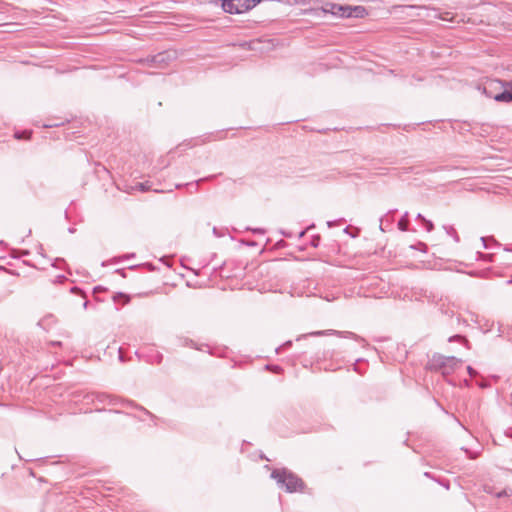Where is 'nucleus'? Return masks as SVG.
Segmentation results:
<instances>
[{"instance_id":"obj_7","label":"nucleus","mask_w":512,"mask_h":512,"mask_svg":"<svg viewBox=\"0 0 512 512\" xmlns=\"http://www.w3.org/2000/svg\"><path fill=\"white\" fill-rule=\"evenodd\" d=\"M501 85V82L499 81H489L485 84L484 88H483V92L487 95V97L489 98H493L492 96H490L489 94H492V95H495V93H493V88H497L498 86ZM498 93H496L497 95Z\"/></svg>"},{"instance_id":"obj_10","label":"nucleus","mask_w":512,"mask_h":512,"mask_svg":"<svg viewBox=\"0 0 512 512\" xmlns=\"http://www.w3.org/2000/svg\"><path fill=\"white\" fill-rule=\"evenodd\" d=\"M423 223L425 225V228L428 232L432 231L434 226H433V223L427 219H423Z\"/></svg>"},{"instance_id":"obj_9","label":"nucleus","mask_w":512,"mask_h":512,"mask_svg":"<svg viewBox=\"0 0 512 512\" xmlns=\"http://www.w3.org/2000/svg\"><path fill=\"white\" fill-rule=\"evenodd\" d=\"M407 213L405 214L404 217H402L399 222H398V228L401 230V231H406L408 229V220H407Z\"/></svg>"},{"instance_id":"obj_5","label":"nucleus","mask_w":512,"mask_h":512,"mask_svg":"<svg viewBox=\"0 0 512 512\" xmlns=\"http://www.w3.org/2000/svg\"><path fill=\"white\" fill-rule=\"evenodd\" d=\"M498 102H512V81L508 84V88L497 95L489 94Z\"/></svg>"},{"instance_id":"obj_1","label":"nucleus","mask_w":512,"mask_h":512,"mask_svg":"<svg viewBox=\"0 0 512 512\" xmlns=\"http://www.w3.org/2000/svg\"><path fill=\"white\" fill-rule=\"evenodd\" d=\"M271 477L275 479L278 484L284 485L288 492H295L301 490L303 482L292 472L286 469H276L271 473Z\"/></svg>"},{"instance_id":"obj_13","label":"nucleus","mask_w":512,"mask_h":512,"mask_svg":"<svg viewBox=\"0 0 512 512\" xmlns=\"http://www.w3.org/2000/svg\"><path fill=\"white\" fill-rule=\"evenodd\" d=\"M507 495H508L507 490H503V491H501V492H499V493L497 494V497H502V496H507Z\"/></svg>"},{"instance_id":"obj_12","label":"nucleus","mask_w":512,"mask_h":512,"mask_svg":"<svg viewBox=\"0 0 512 512\" xmlns=\"http://www.w3.org/2000/svg\"><path fill=\"white\" fill-rule=\"evenodd\" d=\"M449 15H450V13H449V12H446V13H444V14H440V15H439V18H440V19H443V20H449V19H450V18L448 17Z\"/></svg>"},{"instance_id":"obj_17","label":"nucleus","mask_w":512,"mask_h":512,"mask_svg":"<svg viewBox=\"0 0 512 512\" xmlns=\"http://www.w3.org/2000/svg\"><path fill=\"white\" fill-rule=\"evenodd\" d=\"M324 332H315V333H312L313 335H322Z\"/></svg>"},{"instance_id":"obj_15","label":"nucleus","mask_w":512,"mask_h":512,"mask_svg":"<svg viewBox=\"0 0 512 512\" xmlns=\"http://www.w3.org/2000/svg\"><path fill=\"white\" fill-rule=\"evenodd\" d=\"M192 343H193V341H192V340H185V343H184V344H185V345H190V344L192 345Z\"/></svg>"},{"instance_id":"obj_14","label":"nucleus","mask_w":512,"mask_h":512,"mask_svg":"<svg viewBox=\"0 0 512 512\" xmlns=\"http://www.w3.org/2000/svg\"><path fill=\"white\" fill-rule=\"evenodd\" d=\"M119 296L125 299L124 303H127L129 301V298L127 296L122 294H120Z\"/></svg>"},{"instance_id":"obj_16","label":"nucleus","mask_w":512,"mask_h":512,"mask_svg":"<svg viewBox=\"0 0 512 512\" xmlns=\"http://www.w3.org/2000/svg\"><path fill=\"white\" fill-rule=\"evenodd\" d=\"M467 369H468L469 374H470V375H473L474 370H473L471 367H468Z\"/></svg>"},{"instance_id":"obj_2","label":"nucleus","mask_w":512,"mask_h":512,"mask_svg":"<svg viewBox=\"0 0 512 512\" xmlns=\"http://www.w3.org/2000/svg\"><path fill=\"white\" fill-rule=\"evenodd\" d=\"M261 0H222V8L230 14H241L254 8Z\"/></svg>"},{"instance_id":"obj_3","label":"nucleus","mask_w":512,"mask_h":512,"mask_svg":"<svg viewBox=\"0 0 512 512\" xmlns=\"http://www.w3.org/2000/svg\"><path fill=\"white\" fill-rule=\"evenodd\" d=\"M173 58L170 52H162L144 60L149 66L164 68L167 63Z\"/></svg>"},{"instance_id":"obj_4","label":"nucleus","mask_w":512,"mask_h":512,"mask_svg":"<svg viewBox=\"0 0 512 512\" xmlns=\"http://www.w3.org/2000/svg\"><path fill=\"white\" fill-rule=\"evenodd\" d=\"M461 364V361L455 357L444 358L440 364L443 374H448Z\"/></svg>"},{"instance_id":"obj_6","label":"nucleus","mask_w":512,"mask_h":512,"mask_svg":"<svg viewBox=\"0 0 512 512\" xmlns=\"http://www.w3.org/2000/svg\"><path fill=\"white\" fill-rule=\"evenodd\" d=\"M352 6L334 5L332 13L342 17H351Z\"/></svg>"},{"instance_id":"obj_18","label":"nucleus","mask_w":512,"mask_h":512,"mask_svg":"<svg viewBox=\"0 0 512 512\" xmlns=\"http://www.w3.org/2000/svg\"><path fill=\"white\" fill-rule=\"evenodd\" d=\"M418 218L421 219L423 221V219H425L421 214H418Z\"/></svg>"},{"instance_id":"obj_11","label":"nucleus","mask_w":512,"mask_h":512,"mask_svg":"<svg viewBox=\"0 0 512 512\" xmlns=\"http://www.w3.org/2000/svg\"><path fill=\"white\" fill-rule=\"evenodd\" d=\"M30 134H31L30 132H23V134H16V137L19 139L24 138V137L29 138Z\"/></svg>"},{"instance_id":"obj_8","label":"nucleus","mask_w":512,"mask_h":512,"mask_svg":"<svg viewBox=\"0 0 512 512\" xmlns=\"http://www.w3.org/2000/svg\"><path fill=\"white\" fill-rule=\"evenodd\" d=\"M366 15H367V10L365 7H363V6L352 7L351 17L363 18Z\"/></svg>"}]
</instances>
